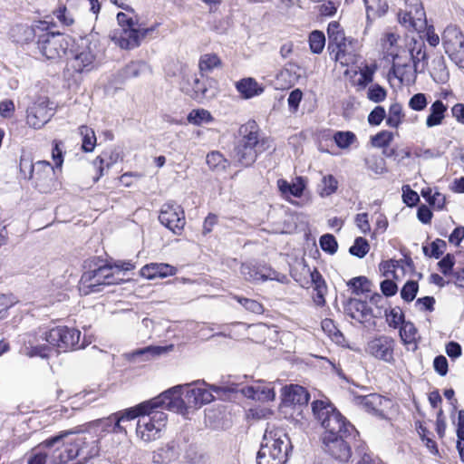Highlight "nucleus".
I'll use <instances>...</instances> for the list:
<instances>
[{"label":"nucleus","mask_w":464,"mask_h":464,"mask_svg":"<svg viewBox=\"0 0 464 464\" xmlns=\"http://www.w3.org/2000/svg\"><path fill=\"white\" fill-rule=\"evenodd\" d=\"M312 410L324 429V450L336 460L348 461L352 456L351 440L358 433L355 428L332 404L324 401H314Z\"/></svg>","instance_id":"1"},{"label":"nucleus","mask_w":464,"mask_h":464,"mask_svg":"<svg viewBox=\"0 0 464 464\" xmlns=\"http://www.w3.org/2000/svg\"><path fill=\"white\" fill-rule=\"evenodd\" d=\"M42 447L52 451L53 464H83L99 453L98 440L85 433L63 431L42 442Z\"/></svg>","instance_id":"2"},{"label":"nucleus","mask_w":464,"mask_h":464,"mask_svg":"<svg viewBox=\"0 0 464 464\" xmlns=\"http://www.w3.org/2000/svg\"><path fill=\"white\" fill-rule=\"evenodd\" d=\"M205 382L197 381L185 385L172 387L160 395H166L162 400L163 408L169 411L186 414L188 409L199 408L213 401L214 396L210 390L207 389Z\"/></svg>","instance_id":"3"},{"label":"nucleus","mask_w":464,"mask_h":464,"mask_svg":"<svg viewBox=\"0 0 464 464\" xmlns=\"http://www.w3.org/2000/svg\"><path fill=\"white\" fill-rule=\"evenodd\" d=\"M292 444L287 433L280 428H266L257 452V464H285Z\"/></svg>","instance_id":"4"},{"label":"nucleus","mask_w":464,"mask_h":464,"mask_svg":"<svg viewBox=\"0 0 464 464\" xmlns=\"http://www.w3.org/2000/svg\"><path fill=\"white\" fill-rule=\"evenodd\" d=\"M242 139L236 145L232 158L242 167L251 166L258 154L267 150V140L260 139L256 124L249 122L241 128Z\"/></svg>","instance_id":"5"},{"label":"nucleus","mask_w":464,"mask_h":464,"mask_svg":"<svg viewBox=\"0 0 464 464\" xmlns=\"http://www.w3.org/2000/svg\"><path fill=\"white\" fill-rule=\"evenodd\" d=\"M167 408H152L146 411L139 419L136 428L137 436L146 443L160 438V432L167 423Z\"/></svg>","instance_id":"6"},{"label":"nucleus","mask_w":464,"mask_h":464,"mask_svg":"<svg viewBox=\"0 0 464 464\" xmlns=\"http://www.w3.org/2000/svg\"><path fill=\"white\" fill-rule=\"evenodd\" d=\"M81 332L75 328L59 325L50 329L44 334V339L52 346L63 351L69 349H79L83 347L80 344Z\"/></svg>","instance_id":"7"},{"label":"nucleus","mask_w":464,"mask_h":464,"mask_svg":"<svg viewBox=\"0 0 464 464\" xmlns=\"http://www.w3.org/2000/svg\"><path fill=\"white\" fill-rule=\"evenodd\" d=\"M72 57L68 62V66L75 72H89L93 68L96 58V44L87 39H82L81 44L72 51Z\"/></svg>","instance_id":"8"},{"label":"nucleus","mask_w":464,"mask_h":464,"mask_svg":"<svg viewBox=\"0 0 464 464\" xmlns=\"http://www.w3.org/2000/svg\"><path fill=\"white\" fill-rule=\"evenodd\" d=\"M186 444V439L177 437L152 451L151 461L154 464H175L180 461Z\"/></svg>","instance_id":"9"},{"label":"nucleus","mask_w":464,"mask_h":464,"mask_svg":"<svg viewBox=\"0 0 464 464\" xmlns=\"http://www.w3.org/2000/svg\"><path fill=\"white\" fill-rule=\"evenodd\" d=\"M240 273L249 282L275 280L285 284L288 281L285 275L265 265L244 263L240 267Z\"/></svg>","instance_id":"10"},{"label":"nucleus","mask_w":464,"mask_h":464,"mask_svg":"<svg viewBox=\"0 0 464 464\" xmlns=\"http://www.w3.org/2000/svg\"><path fill=\"white\" fill-rule=\"evenodd\" d=\"M395 340L389 335H378L368 341L365 352L377 360L391 363L394 361Z\"/></svg>","instance_id":"11"},{"label":"nucleus","mask_w":464,"mask_h":464,"mask_svg":"<svg viewBox=\"0 0 464 464\" xmlns=\"http://www.w3.org/2000/svg\"><path fill=\"white\" fill-rule=\"evenodd\" d=\"M400 24L413 31L422 33L427 27V19L424 8L419 1L407 5L406 9L398 14Z\"/></svg>","instance_id":"12"},{"label":"nucleus","mask_w":464,"mask_h":464,"mask_svg":"<svg viewBox=\"0 0 464 464\" xmlns=\"http://www.w3.org/2000/svg\"><path fill=\"white\" fill-rule=\"evenodd\" d=\"M121 279L118 278L113 272V266L105 265L99 266L97 269L85 272L82 276L83 284H87V287L91 292H96L99 285H111L118 284Z\"/></svg>","instance_id":"13"},{"label":"nucleus","mask_w":464,"mask_h":464,"mask_svg":"<svg viewBox=\"0 0 464 464\" xmlns=\"http://www.w3.org/2000/svg\"><path fill=\"white\" fill-rule=\"evenodd\" d=\"M160 222L174 234L179 235L186 224L184 211L180 206L166 203L161 207Z\"/></svg>","instance_id":"14"},{"label":"nucleus","mask_w":464,"mask_h":464,"mask_svg":"<svg viewBox=\"0 0 464 464\" xmlns=\"http://www.w3.org/2000/svg\"><path fill=\"white\" fill-rule=\"evenodd\" d=\"M53 111L49 107V101L47 98L37 99L27 109L26 122L34 129H41L53 117Z\"/></svg>","instance_id":"15"},{"label":"nucleus","mask_w":464,"mask_h":464,"mask_svg":"<svg viewBox=\"0 0 464 464\" xmlns=\"http://www.w3.org/2000/svg\"><path fill=\"white\" fill-rule=\"evenodd\" d=\"M37 44L41 53L49 60L61 57L65 51L60 33L45 32L40 34Z\"/></svg>","instance_id":"16"},{"label":"nucleus","mask_w":464,"mask_h":464,"mask_svg":"<svg viewBox=\"0 0 464 464\" xmlns=\"http://www.w3.org/2000/svg\"><path fill=\"white\" fill-rule=\"evenodd\" d=\"M154 30L153 27L146 29L122 28L121 33L113 39L122 49H133L140 44L141 40L150 32Z\"/></svg>","instance_id":"17"},{"label":"nucleus","mask_w":464,"mask_h":464,"mask_svg":"<svg viewBox=\"0 0 464 464\" xmlns=\"http://www.w3.org/2000/svg\"><path fill=\"white\" fill-rule=\"evenodd\" d=\"M388 402L387 399L376 393L353 397V403L355 405L375 416H383L384 407Z\"/></svg>","instance_id":"18"},{"label":"nucleus","mask_w":464,"mask_h":464,"mask_svg":"<svg viewBox=\"0 0 464 464\" xmlns=\"http://www.w3.org/2000/svg\"><path fill=\"white\" fill-rule=\"evenodd\" d=\"M166 395H159L157 397L152 398L151 400L143 401L137 405L134 408L126 409L124 411H121L116 412L119 417L122 420V421H129L134 420L139 417V419L146 412L152 408H163L164 401H162Z\"/></svg>","instance_id":"19"},{"label":"nucleus","mask_w":464,"mask_h":464,"mask_svg":"<svg viewBox=\"0 0 464 464\" xmlns=\"http://www.w3.org/2000/svg\"><path fill=\"white\" fill-rule=\"evenodd\" d=\"M180 90L195 100L205 98L208 92L206 84L196 73H185L183 75L180 82Z\"/></svg>","instance_id":"20"},{"label":"nucleus","mask_w":464,"mask_h":464,"mask_svg":"<svg viewBox=\"0 0 464 464\" xmlns=\"http://www.w3.org/2000/svg\"><path fill=\"white\" fill-rule=\"evenodd\" d=\"M34 178L32 179L36 188L41 191H46L53 179L54 169L49 161L38 160L35 162Z\"/></svg>","instance_id":"21"},{"label":"nucleus","mask_w":464,"mask_h":464,"mask_svg":"<svg viewBox=\"0 0 464 464\" xmlns=\"http://www.w3.org/2000/svg\"><path fill=\"white\" fill-rule=\"evenodd\" d=\"M357 41L347 37L339 45L334 48V52H330L334 61L340 62L342 65H348L354 62Z\"/></svg>","instance_id":"22"},{"label":"nucleus","mask_w":464,"mask_h":464,"mask_svg":"<svg viewBox=\"0 0 464 464\" xmlns=\"http://www.w3.org/2000/svg\"><path fill=\"white\" fill-rule=\"evenodd\" d=\"M241 393L247 399L269 401L275 399V392L270 385L256 383L255 385L245 386L240 390Z\"/></svg>","instance_id":"23"},{"label":"nucleus","mask_w":464,"mask_h":464,"mask_svg":"<svg viewBox=\"0 0 464 464\" xmlns=\"http://www.w3.org/2000/svg\"><path fill=\"white\" fill-rule=\"evenodd\" d=\"M176 273V267L165 263H150L145 265L140 270L141 276L147 279L164 278L174 276Z\"/></svg>","instance_id":"24"},{"label":"nucleus","mask_w":464,"mask_h":464,"mask_svg":"<svg viewBox=\"0 0 464 464\" xmlns=\"http://www.w3.org/2000/svg\"><path fill=\"white\" fill-rule=\"evenodd\" d=\"M309 401V393L300 385H290L284 389L283 401L285 405H305Z\"/></svg>","instance_id":"25"},{"label":"nucleus","mask_w":464,"mask_h":464,"mask_svg":"<svg viewBox=\"0 0 464 464\" xmlns=\"http://www.w3.org/2000/svg\"><path fill=\"white\" fill-rule=\"evenodd\" d=\"M172 349L170 346H147L131 353H125V357L130 362L147 361L162 354Z\"/></svg>","instance_id":"26"},{"label":"nucleus","mask_w":464,"mask_h":464,"mask_svg":"<svg viewBox=\"0 0 464 464\" xmlns=\"http://www.w3.org/2000/svg\"><path fill=\"white\" fill-rule=\"evenodd\" d=\"M350 315L361 324H366L372 318V312L367 302L353 299L349 305Z\"/></svg>","instance_id":"27"},{"label":"nucleus","mask_w":464,"mask_h":464,"mask_svg":"<svg viewBox=\"0 0 464 464\" xmlns=\"http://www.w3.org/2000/svg\"><path fill=\"white\" fill-rule=\"evenodd\" d=\"M392 71L394 75L400 80L401 82H411L416 79V74L419 72H415V68L409 63L401 62V57H394Z\"/></svg>","instance_id":"28"},{"label":"nucleus","mask_w":464,"mask_h":464,"mask_svg":"<svg viewBox=\"0 0 464 464\" xmlns=\"http://www.w3.org/2000/svg\"><path fill=\"white\" fill-rule=\"evenodd\" d=\"M236 89L244 99H251L260 95L264 88L251 77L244 78L236 82Z\"/></svg>","instance_id":"29"},{"label":"nucleus","mask_w":464,"mask_h":464,"mask_svg":"<svg viewBox=\"0 0 464 464\" xmlns=\"http://www.w3.org/2000/svg\"><path fill=\"white\" fill-rule=\"evenodd\" d=\"M305 186V179L303 177H296L292 183L285 179H278L277 181V187L285 197L291 195L295 198H300L303 195Z\"/></svg>","instance_id":"30"},{"label":"nucleus","mask_w":464,"mask_h":464,"mask_svg":"<svg viewBox=\"0 0 464 464\" xmlns=\"http://www.w3.org/2000/svg\"><path fill=\"white\" fill-rule=\"evenodd\" d=\"M429 115L426 119V126L432 128L439 126L442 123L445 113L447 112V106L440 100H436L430 107Z\"/></svg>","instance_id":"31"},{"label":"nucleus","mask_w":464,"mask_h":464,"mask_svg":"<svg viewBox=\"0 0 464 464\" xmlns=\"http://www.w3.org/2000/svg\"><path fill=\"white\" fill-rule=\"evenodd\" d=\"M464 41V34L456 26H447L442 34V44L446 53H452L454 44Z\"/></svg>","instance_id":"32"},{"label":"nucleus","mask_w":464,"mask_h":464,"mask_svg":"<svg viewBox=\"0 0 464 464\" xmlns=\"http://www.w3.org/2000/svg\"><path fill=\"white\" fill-rule=\"evenodd\" d=\"M327 34L329 53L334 52V48L338 45L340 46V44L347 38L340 24L335 21H333L328 24Z\"/></svg>","instance_id":"33"},{"label":"nucleus","mask_w":464,"mask_h":464,"mask_svg":"<svg viewBox=\"0 0 464 464\" xmlns=\"http://www.w3.org/2000/svg\"><path fill=\"white\" fill-rule=\"evenodd\" d=\"M409 62H412L415 72H424L427 65V54L424 44H420L411 50Z\"/></svg>","instance_id":"34"},{"label":"nucleus","mask_w":464,"mask_h":464,"mask_svg":"<svg viewBox=\"0 0 464 464\" xmlns=\"http://www.w3.org/2000/svg\"><path fill=\"white\" fill-rule=\"evenodd\" d=\"M403 118L402 106L398 102L392 103L389 108L386 124L392 128H398L402 122Z\"/></svg>","instance_id":"35"},{"label":"nucleus","mask_w":464,"mask_h":464,"mask_svg":"<svg viewBox=\"0 0 464 464\" xmlns=\"http://www.w3.org/2000/svg\"><path fill=\"white\" fill-rule=\"evenodd\" d=\"M220 66L221 60L215 53L203 54L199 59L198 67L201 72H210Z\"/></svg>","instance_id":"36"},{"label":"nucleus","mask_w":464,"mask_h":464,"mask_svg":"<svg viewBox=\"0 0 464 464\" xmlns=\"http://www.w3.org/2000/svg\"><path fill=\"white\" fill-rule=\"evenodd\" d=\"M79 133L82 137V150L85 152L92 151L96 144L94 130L85 125H82L79 128Z\"/></svg>","instance_id":"37"},{"label":"nucleus","mask_w":464,"mask_h":464,"mask_svg":"<svg viewBox=\"0 0 464 464\" xmlns=\"http://www.w3.org/2000/svg\"><path fill=\"white\" fill-rule=\"evenodd\" d=\"M188 121L194 125H201L213 121L211 113L205 109L192 110L187 118Z\"/></svg>","instance_id":"38"},{"label":"nucleus","mask_w":464,"mask_h":464,"mask_svg":"<svg viewBox=\"0 0 464 464\" xmlns=\"http://www.w3.org/2000/svg\"><path fill=\"white\" fill-rule=\"evenodd\" d=\"M207 164L215 171L225 170L228 161L218 151H212L207 155Z\"/></svg>","instance_id":"39"},{"label":"nucleus","mask_w":464,"mask_h":464,"mask_svg":"<svg viewBox=\"0 0 464 464\" xmlns=\"http://www.w3.org/2000/svg\"><path fill=\"white\" fill-rule=\"evenodd\" d=\"M310 49L314 53H321L325 46V36L321 31H313L309 35Z\"/></svg>","instance_id":"40"},{"label":"nucleus","mask_w":464,"mask_h":464,"mask_svg":"<svg viewBox=\"0 0 464 464\" xmlns=\"http://www.w3.org/2000/svg\"><path fill=\"white\" fill-rule=\"evenodd\" d=\"M338 182L332 175L323 177L319 185V194L321 197H327L334 193L337 189Z\"/></svg>","instance_id":"41"},{"label":"nucleus","mask_w":464,"mask_h":464,"mask_svg":"<svg viewBox=\"0 0 464 464\" xmlns=\"http://www.w3.org/2000/svg\"><path fill=\"white\" fill-rule=\"evenodd\" d=\"M370 250V245L368 241L362 237H356L353 245L350 247L349 252L351 255L359 258L364 257Z\"/></svg>","instance_id":"42"},{"label":"nucleus","mask_w":464,"mask_h":464,"mask_svg":"<svg viewBox=\"0 0 464 464\" xmlns=\"http://www.w3.org/2000/svg\"><path fill=\"white\" fill-rule=\"evenodd\" d=\"M334 140L339 148L347 149L356 140V136L352 131H336Z\"/></svg>","instance_id":"43"},{"label":"nucleus","mask_w":464,"mask_h":464,"mask_svg":"<svg viewBox=\"0 0 464 464\" xmlns=\"http://www.w3.org/2000/svg\"><path fill=\"white\" fill-rule=\"evenodd\" d=\"M348 285L354 294L359 295L371 291L372 283L365 276H358L350 280Z\"/></svg>","instance_id":"44"},{"label":"nucleus","mask_w":464,"mask_h":464,"mask_svg":"<svg viewBox=\"0 0 464 464\" xmlns=\"http://www.w3.org/2000/svg\"><path fill=\"white\" fill-rule=\"evenodd\" d=\"M147 70V64L142 62H131L122 70L124 78L138 77Z\"/></svg>","instance_id":"45"},{"label":"nucleus","mask_w":464,"mask_h":464,"mask_svg":"<svg viewBox=\"0 0 464 464\" xmlns=\"http://www.w3.org/2000/svg\"><path fill=\"white\" fill-rule=\"evenodd\" d=\"M392 132L382 130L371 138V143L375 148H385L392 142Z\"/></svg>","instance_id":"46"},{"label":"nucleus","mask_w":464,"mask_h":464,"mask_svg":"<svg viewBox=\"0 0 464 464\" xmlns=\"http://www.w3.org/2000/svg\"><path fill=\"white\" fill-rule=\"evenodd\" d=\"M234 298L242 305L244 306L247 311H250L254 314H260L264 312L263 305L253 299H248L246 297L241 296H234Z\"/></svg>","instance_id":"47"},{"label":"nucleus","mask_w":464,"mask_h":464,"mask_svg":"<svg viewBox=\"0 0 464 464\" xmlns=\"http://www.w3.org/2000/svg\"><path fill=\"white\" fill-rule=\"evenodd\" d=\"M387 96L386 90L379 84H372L368 88L367 98L376 103L385 100Z\"/></svg>","instance_id":"48"},{"label":"nucleus","mask_w":464,"mask_h":464,"mask_svg":"<svg viewBox=\"0 0 464 464\" xmlns=\"http://www.w3.org/2000/svg\"><path fill=\"white\" fill-rule=\"evenodd\" d=\"M419 285L415 281H408L401 290V296L406 302H411L416 297Z\"/></svg>","instance_id":"49"},{"label":"nucleus","mask_w":464,"mask_h":464,"mask_svg":"<svg viewBox=\"0 0 464 464\" xmlns=\"http://www.w3.org/2000/svg\"><path fill=\"white\" fill-rule=\"evenodd\" d=\"M409 107L416 111H423L428 105L427 96L424 93H416L411 96L408 102Z\"/></svg>","instance_id":"50"},{"label":"nucleus","mask_w":464,"mask_h":464,"mask_svg":"<svg viewBox=\"0 0 464 464\" xmlns=\"http://www.w3.org/2000/svg\"><path fill=\"white\" fill-rule=\"evenodd\" d=\"M446 243L441 239H437L430 244V251L428 246H423V252L428 256L439 258L444 251Z\"/></svg>","instance_id":"51"},{"label":"nucleus","mask_w":464,"mask_h":464,"mask_svg":"<svg viewBox=\"0 0 464 464\" xmlns=\"http://www.w3.org/2000/svg\"><path fill=\"white\" fill-rule=\"evenodd\" d=\"M35 163H33L31 159L22 156L20 159V172L24 179H32L35 169Z\"/></svg>","instance_id":"52"},{"label":"nucleus","mask_w":464,"mask_h":464,"mask_svg":"<svg viewBox=\"0 0 464 464\" xmlns=\"http://www.w3.org/2000/svg\"><path fill=\"white\" fill-rule=\"evenodd\" d=\"M404 315L399 307H395L386 313V320L388 324L393 328H397L400 324L404 323Z\"/></svg>","instance_id":"53"},{"label":"nucleus","mask_w":464,"mask_h":464,"mask_svg":"<svg viewBox=\"0 0 464 464\" xmlns=\"http://www.w3.org/2000/svg\"><path fill=\"white\" fill-rule=\"evenodd\" d=\"M320 246L324 251L329 254H334L338 247L335 237L331 234H325L321 237Z\"/></svg>","instance_id":"54"},{"label":"nucleus","mask_w":464,"mask_h":464,"mask_svg":"<svg viewBox=\"0 0 464 464\" xmlns=\"http://www.w3.org/2000/svg\"><path fill=\"white\" fill-rule=\"evenodd\" d=\"M417 329L413 324L410 322H404L400 329V335L403 342L411 343L415 339Z\"/></svg>","instance_id":"55"},{"label":"nucleus","mask_w":464,"mask_h":464,"mask_svg":"<svg viewBox=\"0 0 464 464\" xmlns=\"http://www.w3.org/2000/svg\"><path fill=\"white\" fill-rule=\"evenodd\" d=\"M45 447H42V443L35 448L32 455L29 457L27 464H46L47 452H44Z\"/></svg>","instance_id":"56"},{"label":"nucleus","mask_w":464,"mask_h":464,"mask_svg":"<svg viewBox=\"0 0 464 464\" xmlns=\"http://www.w3.org/2000/svg\"><path fill=\"white\" fill-rule=\"evenodd\" d=\"M366 165L369 169L373 171L375 174H383L387 171L385 167V161L382 158L372 157L366 160Z\"/></svg>","instance_id":"57"},{"label":"nucleus","mask_w":464,"mask_h":464,"mask_svg":"<svg viewBox=\"0 0 464 464\" xmlns=\"http://www.w3.org/2000/svg\"><path fill=\"white\" fill-rule=\"evenodd\" d=\"M356 454L360 458L357 464H379L380 459L373 458L372 454L367 451V449L364 446H358L356 449Z\"/></svg>","instance_id":"58"},{"label":"nucleus","mask_w":464,"mask_h":464,"mask_svg":"<svg viewBox=\"0 0 464 464\" xmlns=\"http://www.w3.org/2000/svg\"><path fill=\"white\" fill-rule=\"evenodd\" d=\"M402 198L403 202L409 207L415 206L420 200L418 193L408 185L402 187Z\"/></svg>","instance_id":"59"},{"label":"nucleus","mask_w":464,"mask_h":464,"mask_svg":"<svg viewBox=\"0 0 464 464\" xmlns=\"http://www.w3.org/2000/svg\"><path fill=\"white\" fill-rule=\"evenodd\" d=\"M106 421L113 423L112 428L106 429L107 432L126 433V429L121 425L123 421L116 412L106 418Z\"/></svg>","instance_id":"60"},{"label":"nucleus","mask_w":464,"mask_h":464,"mask_svg":"<svg viewBox=\"0 0 464 464\" xmlns=\"http://www.w3.org/2000/svg\"><path fill=\"white\" fill-rule=\"evenodd\" d=\"M386 116V111L383 107L377 106L375 107L368 116V121L371 125H380L381 122Z\"/></svg>","instance_id":"61"},{"label":"nucleus","mask_w":464,"mask_h":464,"mask_svg":"<svg viewBox=\"0 0 464 464\" xmlns=\"http://www.w3.org/2000/svg\"><path fill=\"white\" fill-rule=\"evenodd\" d=\"M181 458L187 462H195L198 459L197 447L189 444L187 440Z\"/></svg>","instance_id":"62"},{"label":"nucleus","mask_w":464,"mask_h":464,"mask_svg":"<svg viewBox=\"0 0 464 464\" xmlns=\"http://www.w3.org/2000/svg\"><path fill=\"white\" fill-rule=\"evenodd\" d=\"M303 98V92L299 89L292 91L288 96L287 102L290 111L295 112Z\"/></svg>","instance_id":"63"},{"label":"nucleus","mask_w":464,"mask_h":464,"mask_svg":"<svg viewBox=\"0 0 464 464\" xmlns=\"http://www.w3.org/2000/svg\"><path fill=\"white\" fill-rule=\"evenodd\" d=\"M455 264L454 256L450 254H447L439 263L438 266L441 271V273L445 276H448Z\"/></svg>","instance_id":"64"}]
</instances>
